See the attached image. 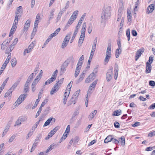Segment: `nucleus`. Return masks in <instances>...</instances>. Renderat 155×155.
I'll list each match as a JSON object with an SVG mask.
<instances>
[{"label": "nucleus", "instance_id": "f257e3e1", "mask_svg": "<svg viewBox=\"0 0 155 155\" xmlns=\"http://www.w3.org/2000/svg\"><path fill=\"white\" fill-rule=\"evenodd\" d=\"M111 9L110 7L107 6L103 10L101 14V22L102 23L104 21L109 18L111 14Z\"/></svg>", "mask_w": 155, "mask_h": 155}, {"label": "nucleus", "instance_id": "f03ea898", "mask_svg": "<svg viewBox=\"0 0 155 155\" xmlns=\"http://www.w3.org/2000/svg\"><path fill=\"white\" fill-rule=\"evenodd\" d=\"M111 48V45L109 46L108 45L106 53V57L104 59V61L106 63H107L108 62L110 58Z\"/></svg>", "mask_w": 155, "mask_h": 155}, {"label": "nucleus", "instance_id": "7ed1b4c3", "mask_svg": "<svg viewBox=\"0 0 155 155\" xmlns=\"http://www.w3.org/2000/svg\"><path fill=\"white\" fill-rule=\"evenodd\" d=\"M27 95V94H21L15 102V106H17L21 104L22 101L25 100Z\"/></svg>", "mask_w": 155, "mask_h": 155}, {"label": "nucleus", "instance_id": "20e7f679", "mask_svg": "<svg viewBox=\"0 0 155 155\" xmlns=\"http://www.w3.org/2000/svg\"><path fill=\"white\" fill-rule=\"evenodd\" d=\"M71 33L68 34L65 37L61 45V48H64L68 45L71 37Z\"/></svg>", "mask_w": 155, "mask_h": 155}, {"label": "nucleus", "instance_id": "39448f33", "mask_svg": "<svg viewBox=\"0 0 155 155\" xmlns=\"http://www.w3.org/2000/svg\"><path fill=\"white\" fill-rule=\"evenodd\" d=\"M72 59L71 57H69L65 61L62 65L61 68V71L64 72L65 70V68L67 67L68 64L71 61V60Z\"/></svg>", "mask_w": 155, "mask_h": 155}, {"label": "nucleus", "instance_id": "423d86ee", "mask_svg": "<svg viewBox=\"0 0 155 155\" xmlns=\"http://www.w3.org/2000/svg\"><path fill=\"white\" fill-rule=\"evenodd\" d=\"M113 75V68L108 70L106 74V79L107 81H110L112 78Z\"/></svg>", "mask_w": 155, "mask_h": 155}, {"label": "nucleus", "instance_id": "0eeeda50", "mask_svg": "<svg viewBox=\"0 0 155 155\" xmlns=\"http://www.w3.org/2000/svg\"><path fill=\"white\" fill-rule=\"evenodd\" d=\"M144 49L142 48L137 50L136 53V55L135 56V60L136 61L137 60L139 57L141 56V54L144 52Z\"/></svg>", "mask_w": 155, "mask_h": 155}, {"label": "nucleus", "instance_id": "6e6552de", "mask_svg": "<svg viewBox=\"0 0 155 155\" xmlns=\"http://www.w3.org/2000/svg\"><path fill=\"white\" fill-rule=\"evenodd\" d=\"M154 6L153 4H151L149 5L147 8V13L149 14L152 12L154 9Z\"/></svg>", "mask_w": 155, "mask_h": 155}, {"label": "nucleus", "instance_id": "1a4fd4ad", "mask_svg": "<svg viewBox=\"0 0 155 155\" xmlns=\"http://www.w3.org/2000/svg\"><path fill=\"white\" fill-rule=\"evenodd\" d=\"M31 20L30 19L28 20L26 22V23L24 25L23 31H27L28 29V28L29 27L30 24Z\"/></svg>", "mask_w": 155, "mask_h": 155}, {"label": "nucleus", "instance_id": "9d476101", "mask_svg": "<svg viewBox=\"0 0 155 155\" xmlns=\"http://www.w3.org/2000/svg\"><path fill=\"white\" fill-rule=\"evenodd\" d=\"M117 21H120V28H121L123 25L124 22V18L122 17V16L121 15H118Z\"/></svg>", "mask_w": 155, "mask_h": 155}, {"label": "nucleus", "instance_id": "9b49d317", "mask_svg": "<svg viewBox=\"0 0 155 155\" xmlns=\"http://www.w3.org/2000/svg\"><path fill=\"white\" fill-rule=\"evenodd\" d=\"M54 11L55 9H53L51 10L50 12V14L48 16V24L50 23V21L53 18Z\"/></svg>", "mask_w": 155, "mask_h": 155}, {"label": "nucleus", "instance_id": "f8f14e48", "mask_svg": "<svg viewBox=\"0 0 155 155\" xmlns=\"http://www.w3.org/2000/svg\"><path fill=\"white\" fill-rule=\"evenodd\" d=\"M151 70V66L150 64L147 62L146 63V73H150Z\"/></svg>", "mask_w": 155, "mask_h": 155}, {"label": "nucleus", "instance_id": "ddd939ff", "mask_svg": "<svg viewBox=\"0 0 155 155\" xmlns=\"http://www.w3.org/2000/svg\"><path fill=\"white\" fill-rule=\"evenodd\" d=\"M40 16H39L38 14L37 15L36 17L35 21L33 30H34V29L36 27H38V25L39 21L40 19Z\"/></svg>", "mask_w": 155, "mask_h": 155}, {"label": "nucleus", "instance_id": "4468645a", "mask_svg": "<svg viewBox=\"0 0 155 155\" xmlns=\"http://www.w3.org/2000/svg\"><path fill=\"white\" fill-rule=\"evenodd\" d=\"M81 67L77 65L74 73V76L76 78L79 74Z\"/></svg>", "mask_w": 155, "mask_h": 155}, {"label": "nucleus", "instance_id": "2eb2a0df", "mask_svg": "<svg viewBox=\"0 0 155 155\" xmlns=\"http://www.w3.org/2000/svg\"><path fill=\"white\" fill-rule=\"evenodd\" d=\"M22 13V6H20L17 8L16 10L15 14L16 15L18 14L21 15Z\"/></svg>", "mask_w": 155, "mask_h": 155}, {"label": "nucleus", "instance_id": "dca6fc26", "mask_svg": "<svg viewBox=\"0 0 155 155\" xmlns=\"http://www.w3.org/2000/svg\"><path fill=\"white\" fill-rule=\"evenodd\" d=\"M53 119H54V122H55V119L54 118H50L48 119L47 121L45 122L44 124L43 127H45L48 125L51 122V121Z\"/></svg>", "mask_w": 155, "mask_h": 155}, {"label": "nucleus", "instance_id": "f3484780", "mask_svg": "<svg viewBox=\"0 0 155 155\" xmlns=\"http://www.w3.org/2000/svg\"><path fill=\"white\" fill-rule=\"evenodd\" d=\"M84 59V55H82L79 58L78 62L77 65L82 67V64L83 62V60Z\"/></svg>", "mask_w": 155, "mask_h": 155}, {"label": "nucleus", "instance_id": "a211bd4d", "mask_svg": "<svg viewBox=\"0 0 155 155\" xmlns=\"http://www.w3.org/2000/svg\"><path fill=\"white\" fill-rule=\"evenodd\" d=\"M60 127L59 126H57L51 130L49 133L50 134H51V136H52L59 129Z\"/></svg>", "mask_w": 155, "mask_h": 155}, {"label": "nucleus", "instance_id": "6ab92c4d", "mask_svg": "<svg viewBox=\"0 0 155 155\" xmlns=\"http://www.w3.org/2000/svg\"><path fill=\"white\" fill-rule=\"evenodd\" d=\"M65 11V10L62 9L61 10L60 12L58 13L57 17V22L59 20H60L61 16H62L63 13Z\"/></svg>", "mask_w": 155, "mask_h": 155}, {"label": "nucleus", "instance_id": "aec40b11", "mask_svg": "<svg viewBox=\"0 0 155 155\" xmlns=\"http://www.w3.org/2000/svg\"><path fill=\"white\" fill-rule=\"evenodd\" d=\"M97 113V111L96 110H94L90 114L88 117L89 120H91L93 118L94 116Z\"/></svg>", "mask_w": 155, "mask_h": 155}, {"label": "nucleus", "instance_id": "412c9836", "mask_svg": "<svg viewBox=\"0 0 155 155\" xmlns=\"http://www.w3.org/2000/svg\"><path fill=\"white\" fill-rule=\"evenodd\" d=\"M30 84L28 83V82H26L25 86H24V91L25 93H26L28 91L29 89V85Z\"/></svg>", "mask_w": 155, "mask_h": 155}, {"label": "nucleus", "instance_id": "4be33fe9", "mask_svg": "<svg viewBox=\"0 0 155 155\" xmlns=\"http://www.w3.org/2000/svg\"><path fill=\"white\" fill-rule=\"evenodd\" d=\"M21 78L20 79V80L19 81H17L16 82H15L12 86V87L10 88V89L12 91L14 90L16 87L18 85L20 81L21 80Z\"/></svg>", "mask_w": 155, "mask_h": 155}, {"label": "nucleus", "instance_id": "5701e85b", "mask_svg": "<svg viewBox=\"0 0 155 155\" xmlns=\"http://www.w3.org/2000/svg\"><path fill=\"white\" fill-rule=\"evenodd\" d=\"M121 48L119 49V48L116 50V51L115 56L116 58H118L120 54H121Z\"/></svg>", "mask_w": 155, "mask_h": 155}, {"label": "nucleus", "instance_id": "b1692460", "mask_svg": "<svg viewBox=\"0 0 155 155\" xmlns=\"http://www.w3.org/2000/svg\"><path fill=\"white\" fill-rule=\"evenodd\" d=\"M112 140V138L111 136H108L104 140V143H107L109 142H110Z\"/></svg>", "mask_w": 155, "mask_h": 155}, {"label": "nucleus", "instance_id": "393cba45", "mask_svg": "<svg viewBox=\"0 0 155 155\" xmlns=\"http://www.w3.org/2000/svg\"><path fill=\"white\" fill-rule=\"evenodd\" d=\"M34 75V73H31L28 77L26 82H28V83L30 84L31 81L32 80V79L33 78Z\"/></svg>", "mask_w": 155, "mask_h": 155}, {"label": "nucleus", "instance_id": "a878e982", "mask_svg": "<svg viewBox=\"0 0 155 155\" xmlns=\"http://www.w3.org/2000/svg\"><path fill=\"white\" fill-rule=\"evenodd\" d=\"M85 75V72L83 71L82 73L80 76V78L78 80V83L82 81L84 78Z\"/></svg>", "mask_w": 155, "mask_h": 155}, {"label": "nucleus", "instance_id": "bb28decb", "mask_svg": "<svg viewBox=\"0 0 155 155\" xmlns=\"http://www.w3.org/2000/svg\"><path fill=\"white\" fill-rule=\"evenodd\" d=\"M76 100V99H74V97L72 96L70 100L68 101L69 105H70L72 103L74 104L75 103Z\"/></svg>", "mask_w": 155, "mask_h": 155}, {"label": "nucleus", "instance_id": "cd10ccee", "mask_svg": "<svg viewBox=\"0 0 155 155\" xmlns=\"http://www.w3.org/2000/svg\"><path fill=\"white\" fill-rule=\"evenodd\" d=\"M11 65L12 67H14L16 64V59L15 58H12L11 61Z\"/></svg>", "mask_w": 155, "mask_h": 155}, {"label": "nucleus", "instance_id": "c85d7f7f", "mask_svg": "<svg viewBox=\"0 0 155 155\" xmlns=\"http://www.w3.org/2000/svg\"><path fill=\"white\" fill-rule=\"evenodd\" d=\"M13 43H12L11 45H10L9 47V49L7 50L6 53L9 54L10 52L12 51L14 48Z\"/></svg>", "mask_w": 155, "mask_h": 155}, {"label": "nucleus", "instance_id": "c756f323", "mask_svg": "<svg viewBox=\"0 0 155 155\" xmlns=\"http://www.w3.org/2000/svg\"><path fill=\"white\" fill-rule=\"evenodd\" d=\"M93 27L92 24L90 23L89 24L87 27V31L89 34H90L92 31Z\"/></svg>", "mask_w": 155, "mask_h": 155}, {"label": "nucleus", "instance_id": "7c9ffc66", "mask_svg": "<svg viewBox=\"0 0 155 155\" xmlns=\"http://www.w3.org/2000/svg\"><path fill=\"white\" fill-rule=\"evenodd\" d=\"M121 110H118L115 111L114 112L113 115L115 116H118L121 114Z\"/></svg>", "mask_w": 155, "mask_h": 155}, {"label": "nucleus", "instance_id": "2f4dec72", "mask_svg": "<svg viewBox=\"0 0 155 155\" xmlns=\"http://www.w3.org/2000/svg\"><path fill=\"white\" fill-rule=\"evenodd\" d=\"M40 80V79L39 78H38L36 77L34 81L33 82V83H32V85L36 86Z\"/></svg>", "mask_w": 155, "mask_h": 155}, {"label": "nucleus", "instance_id": "473e14b6", "mask_svg": "<svg viewBox=\"0 0 155 155\" xmlns=\"http://www.w3.org/2000/svg\"><path fill=\"white\" fill-rule=\"evenodd\" d=\"M121 140L120 143L123 146H124L125 145V139L124 137L122 136L121 138H119V140Z\"/></svg>", "mask_w": 155, "mask_h": 155}, {"label": "nucleus", "instance_id": "72a5a7b5", "mask_svg": "<svg viewBox=\"0 0 155 155\" xmlns=\"http://www.w3.org/2000/svg\"><path fill=\"white\" fill-rule=\"evenodd\" d=\"M126 35L127 37V40L129 41L130 39V29H128L126 31Z\"/></svg>", "mask_w": 155, "mask_h": 155}, {"label": "nucleus", "instance_id": "f704fd0d", "mask_svg": "<svg viewBox=\"0 0 155 155\" xmlns=\"http://www.w3.org/2000/svg\"><path fill=\"white\" fill-rule=\"evenodd\" d=\"M58 90L55 87L53 86L50 91L51 95L53 94L54 93L56 92Z\"/></svg>", "mask_w": 155, "mask_h": 155}, {"label": "nucleus", "instance_id": "c9c22d12", "mask_svg": "<svg viewBox=\"0 0 155 155\" xmlns=\"http://www.w3.org/2000/svg\"><path fill=\"white\" fill-rule=\"evenodd\" d=\"M68 133H67L66 132H65L63 136L62 137L61 139L60 140V142H61L63 140H64L67 137V135Z\"/></svg>", "mask_w": 155, "mask_h": 155}, {"label": "nucleus", "instance_id": "e433bc0d", "mask_svg": "<svg viewBox=\"0 0 155 155\" xmlns=\"http://www.w3.org/2000/svg\"><path fill=\"white\" fill-rule=\"evenodd\" d=\"M80 90H78L75 93H74L72 97H74V99H77V97H78L79 94Z\"/></svg>", "mask_w": 155, "mask_h": 155}, {"label": "nucleus", "instance_id": "4c0bfd02", "mask_svg": "<svg viewBox=\"0 0 155 155\" xmlns=\"http://www.w3.org/2000/svg\"><path fill=\"white\" fill-rule=\"evenodd\" d=\"M95 74H94V72H93L88 77L90 78V80L93 81L95 79Z\"/></svg>", "mask_w": 155, "mask_h": 155}, {"label": "nucleus", "instance_id": "58836bf2", "mask_svg": "<svg viewBox=\"0 0 155 155\" xmlns=\"http://www.w3.org/2000/svg\"><path fill=\"white\" fill-rule=\"evenodd\" d=\"M12 91L10 89L5 93L4 97H6L11 94Z\"/></svg>", "mask_w": 155, "mask_h": 155}, {"label": "nucleus", "instance_id": "ea45409f", "mask_svg": "<svg viewBox=\"0 0 155 155\" xmlns=\"http://www.w3.org/2000/svg\"><path fill=\"white\" fill-rule=\"evenodd\" d=\"M39 121H37L33 126L32 128V129L31 130L32 131H33L34 132L35 130V128L37 127L38 125L39 124Z\"/></svg>", "mask_w": 155, "mask_h": 155}, {"label": "nucleus", "instance_id": "a19ab883", "mask_svg": "<svg viewBox=\"0 0 155 155\" xmlns=\"http://www.w3.org/2000/svg\"><path fill=\"white\" fill-rule=\"evenodd\" d=\"M96 47V45H93L92 49L91 52V55H94V52L95 51Z\"/></svg>", "mask_w": 155, "mask_h": 155}, {"label": "nucleus", "instance_id": "79ce46f5", "mask_svg": "<svg viewBox=\"0 0 155 155\" xmlns=\"http://www.w3.org/2000/svg\"><path fill=\"white\" fill-rule=\"evenodd\" d=\"M93 88L92 87H91V86H90L89 89H88V90L87 93V96L88 97V96H90L91 94L92 93V92H91V91L92 90Z\"/></svg>", "mask_w": 155, "mask_h": 155}, {"label": "nucleus", "instance_id": "37998d69", "mask_svg": "<svg viewBox=\"0 0 155 155\" xmlns=\"http://www.w3.org/2000/svg\"><path fill=\"white\" fill-rule=\"evenodd\" d=\"M39 64H40L39 63H38L37 64V65L35 68V70L34 71V72L35 73V74L37 73L38 71V70L39 69Z\"/></svg>", "mask_w": 155, "mask_h": 155}, {"label": "nucleus", "instance_id": "c03bdc74", "mask_svg": "<svg viewBox=\"0 0 155 155\" xmlns=\"http://www.w3.org/2000/svg\"><path fill=\"white\" fill-rule=\"evenodd\" d=\"M34 47V42L31 43L29 46H28V48L29 49L30 51H31L32 49Z\"/></svg>", "mask_w": 155, "mask_h": 155}, {"label": "nucleus", "instance_id": "a18cd8bd", "mask_svg": "<svg viewBox=\"0 0 155 155\" xmlns=\"http://www.w3.org/2000/svg\"><path fill=\"white\" fill-rule=\"evenodd\" d=\"M97 80H95L90 85V86L92 87L93 90H94L95 88L96 85L97 84Z\"/></svg>", "mask_w": 155, "mask_h": 155}, {"label": "nucleus", "instance_id": "49530a36", "mask_svg": "<svg viewBox=\"0 0 155 155\" xmlns=\"http://www.w3.org/2000/svg\"><path fill=\"white\" fill-rule=\"evenodd\" d=\"M58 72V71L57 70H56L52 74L51 77H53V78H54L55 79H56L57 75Z\"/></svg>", "mask_w": 155, "mask_h": 155}, {"label": "nucleus", "instance_id": "de8ad7c7", "mask_svg": "<svg viewBox=\"0 0 155 155\" xmlns=\"http://www.w3.org/2000/svg\"><path fill=\"white\" fill-rule=\"evenodd\" d=\"M39 101H40V100L39 99H38L36 100V101L35 102V103L34 106L32 108V109H34L35 107H36L37 106Z\"/></svg>", "mask_w": 155, "mask_h": 155}, {"label": "nucleus", "instance_id": "09e8293b", "mask_svg": "<svg viewBox=\"0 0 155 155\" xmlns=\"http://www.w3.org/2000/svg\"><path fill=\"white\" fill-rule=\"evenodd\" d=\"M8 44H5V42H4L1 45V48L3 50H4L6 47H7V45H8Z\"/></svg>", "mask_w": 155, "mask_h": 155}, {"label": "nucleus", "instance_id": "8fccbe9b", "mask_svg": "<svg viewBox=\"0 0 155 155\" xmlns=\"http://www.w3.org/2000/svg\"><path fill=\"white\" fill-rule=\"evenodd\" d=\"M9 129V127H6L4 130L3 133L2 134V137L4 135L7 133V132L8 131Z\"/></svg>", "mask_w": 155, "mask_h": 155}, {"label": "nucleus", "instance_id": "3c124183", "mask_svg": "<svg viewBox=\"0 0 155 155\" xmlns=\"http://www.w3.org/2000/svg\"><path fill=\"white\" fill-rule=\"evenodd\" d=\"M123 9L122 8H120L118 9V15H122V14L123 12Z\"/></svg>", "mask_w": 155, "mask_h": 155}, {"label": "nucleus", "instance_id": "603ef678", "mask_svg": "<svg viewBox=\"0 0 155 155\" xmlns=\"http://www.w3.org/2000/svg\"><path fill=\"white\" fill-rule=\"evenodd\" d=\"M55 79L53 77H51L50 78L48 79L47 80V81L48 82V84H50V83L52 82L55 80Z\"/></svg>", "mask_w": 155, "mask_h": 155}, {"label": "nucleus", "instance_id": "864d4df0", "mask_svg": "<svg viewBox=\"0 0 155 155\" xmlns=\"http://www.w3.org/2000/svg\"><path fill=\"white\" fill-rule=\"evenodd\" d=\"M114 125L116 128H120V124L117 121L115 122Z\"/></svg>", "mask_w": 155, "mask_h": 155}, {"label": "nucleus", "instance_id": "5fc2aeb1", "mask_svg": "<svg viewBox=\"0 0 155 155\" xmlns=\"http://www.w3.org/2000/svg\"><path fill=\"white\" fill-rule=\"evenodd\" d=\"M73 82L72 81H70L69 84H68L67 86V88H68V89L69 90V91H70L71 89L72 85Z\"/></svg>", "mask_w": 155, "mask_h": 155}, {"label": "nucleus", "instance_id": "6e6d98bb", "mask_svg": "<svg viewBox=\"0 0 155 155\" xmlns=\"http://www.w3.org/2000/svg\"><path fill=\"white\" fill-rule=\"evenodd\" d=\"M21 121H20V120L18 119V120H17V121L15 122L14 126H19L21 125Z\"/></svg>", "mask_w": 155, "mask_h": 155}, {"label": "nucleus", "instance_id": "4d7b16f0", "mask_svg": "<svg viewBox=\"0 0 155 155\" xmlns=\"http://www.w3.org/2000/svg\"><path fill=\"white\" fill-rule=\"evenodd\" d=\"M15 137H16L15 135H13L10 138V139L9 140L8 142L10 143L12 142V141H13L14 140L15 138Z\"/></svg>", "mask_w": 155, "mask_h": 155}, {"label": "nucleus", "instance_id": "13d9d810", "mask_svg": "<svg viewBox=\"0 0 155 155\" xmlns=\"http://www.w3.org/2000/svg\"><path fill=\"white\" fill-rule=\"evenodd\" d=\"M78 29L76 28L75 29V30L74 31V34L72 36V38H75L76 35H77L78 32Z\"/></svg>", "mask_w": 155, "mask_h": 155}, {"label": "nucleus", "instance_id": "bf43d9fd", "mask_svg": "<svg viewBox=\"0 0 155 155\" xmlns=\"http://www.w3.org/2000/svg\"><path fill=\"white\" fill-rule=\"evenodd\" d=\"M120 140H118L116 139H114L112 138V140H111V141H112L113 143L117 144H118L119 143V141Z\"/></svg>", "mask_w": 155, "mask_h": 155}, {"label": "nucleus", "instance_id": "052dcab7", "mask_svg": "<svg viewBox=\"0 0 155 155\" xmlns=\"http://www.w3.org/2000/svg\"><path fill=\"white\" fill-rule=\"evenodd\" d=\"M118 71L117 70L114 71V77L115 79L116 80L118 76Z\"/></svg>", "mask_w": 155, "mask_h": 155}, {"label": "nucleus", "instance_id": "680f3d73", "mask_svg": "<svg viewBox=\"0 0 155 155\" xmlns=\"http://www.w3.org/2000/svg\"><path fill=\"white\" fill-rule=\"evenodd\" d=\"M61 86V85L58 83L57 82L54 86V87H55L58 90Z\"/></svg>", "mask_w": 155, "mask_h": 155}, {"label": "nucleus", "instance_id": "e2e57ef3", "mask_svg": "<svg viewBox=\"0 0 155 155\" xmlns=\"http://www.w3.org/2000/svg\"><path fill=\"white\" fill-rule=\"evenodd\" d=\"M131 33L132 35L134 36H136L137 35V32L136 30H133L131 31Z\"/></svg>", "mask_w": 155, "mask_h": 155}, {"label": "nucleus", "instance_id": "0e129e2a", "mask_svg": "<svg viewBox=\"0 0 155 155\" xmlns=\"http://www.w3.org/2000/svg\"><path fill=\"white\" fill-rule=\"evenodd\" d=\"M153 56H150L149 58V59L148 61L150 63V64H151L153 61Z\"/></svg>", "mask_w": 155, "mask_h": 155}, {"label": "nucleus", "instance_id": "69168bd1", "mask_svg": "<svg viewBox=\"0 0 155 155\" xmlns=\"http://www.w3.org/2000/svg\"><path fill=\"white\" fill-rule=\"evenodd\" d=\"M31 51H30V50L28 49V48L25 49L23 53L24 55H25L26 53H29Z\"/></svg>", "mask_w": 155, "mask_h": 155}, {"label": "nucleus", "instance_id": "338daca9", "mask_svg": "<svg viewBox=\"0 0 155 155\" xmlns=\"http://www.w3.org/2000/svg\"><path fill=\"white\" fill-rule=\"evenodd\" d=\"M149 84L150 86H155V82L153 81H150L149 82Z\"/></svg>", "mask_w": 155, "mask_h": 155}, {"label": "nucleus", "instance_id": "774afa93", "mask_svg": "<svg viewBox=\"0 0 155 155\" xmlns=\"http://www.w3.org/2000/svg\"><path fill=\"white\" fill-rule=\"evenodd\" d=\"M78 10H76L75 11H74L72 15H73L74 16L77 17L78 15Z\"/></svg>", "mask_w": 155, "mask_h": 155}]
</instances>
